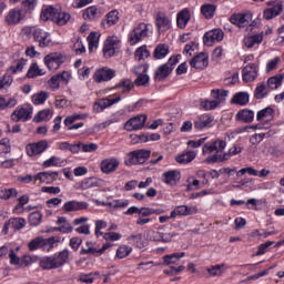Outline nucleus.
Returning a JSON list of instances; mask_svg holds the SVG:
<instances>
[{
	"label": "nucleus",
	"instance_id": "60",
	"mask_svg": "<svg viewBox=\"0 0 284 284\" xmlns=\"http://www.w3.org/2000/svg\"><path fill=\"white\" fill-rule=\"evenodd\" d=\"M59 165H61V158L54 155L43 162L44 168H57Z\"/></svg>",
	"mask_w": 284,
	"mask_h": 284
},
{
	"label": "nucleus",
	"instance_id": "42",
	"mask_svg": "<svg viewBox=\"0 0 284 284\" xmlns=\"http://www.w3.org/2000/svg\"><path fill=\"white\" fill-rule=\"evenodd\" d=\"M185 256V252L180 253H173L171 255H165L163 257L164 265H175V263H179V260L183 258Z\"/></svg>",
	"mask_w": 284,
	"mask_h": 284
},
{
	"label": "nucleus",
	"instance_id": "10",
	"mask_svg": "<svg viewBox=\"0 0 284 284\" xmlns=\"http://www.w3.org/2000/svg\"><path fill=\"white\" fill-rule=\"evenodd\" d=\"M116 74V71L108 68V67H103L101 69H98L94 74H93V79L95 81V83H103V81H112V79H114Z\"/></svg>",
	"mask_w": 284,
	"mask_h": 284
},
{
	"label": "nucleus",
	"instance_id": "14",
	"mask_svg": "<svg viewBox=\"0 0 284 284\" xmlns=\"http://www.w3.org/2000/svg\"><path fill=\"white\" fill-rule=\"evenodd\" d=\"M48 150V141L42 140L36 143H30L26 146V152L28 156H37L43 154Z\"/></svg>",
	"mask_w": 284,
	"mask_h": 284
},
{
	"label": "nucleus",
	"instance_id": "54",
	"mask_svg": "<svg viewBox=\"0 0 284 284\" xmlns=\"http://www.w3.org/2000/svg\"><path fill=\"white\" fill-rule=\"evenodd\" d=\"M129 241H132V243H134V245L139 250H143V247H145V240H143V235L142 234L131 235L129 237Z\"/></svg>",
	"mask_w": 284,
	"mask_h": 284
},
{
	"label": "nucleus",
	"instance_id": "1",
	"mask_svg": "<svg viewBox=\"0 0 284 284\" xmlns=\"http://www.w3.org/2000/svg\"><path fill=\"white\" fill-rule=\"evenodd\" d=\"M227 143L223 140H216L212 143H206L202 148V154H212L206 158L205 163H219L227 161L230 156H236L243 152V148L233 145L227 153H223Z\"/></svg>",
	"mask_w": 284,
	"mask_h": 284
},
{
	"label": "nucleus",
	"instance_id": "52",
	"mask_svg": "<svg viewBox=\"0 0 284 284\" xmlns=\"http://www.w3.org/2000/svg\"><path fill=\"white\" fill-rule=\"evenodd\" d=\"M9 225H11L13 230H23V227H26V219L23 217L10 219Z\"/></svg>",
	"mask_w": 284,
	"mask_h": 284
},
{
	"label": "nucleus",
	"instance_id": "63",
	"mask_svg": "<svg viewBox=\"0 0 284 284\" xmlns=\"http://www.w3.org/2000/svg\"><path fill=\"white\" fill-rule=\"evenodd\" d=\"M9 258H10V264L11 265H17L18 268L20 267L21 257L17 256V253L14 252V250L9 251Z\"/></svg>",
	"mask_w": 284,
	"mask_h": 284
},
{
	"label": "nucleus",
	"instance_id": "38",
	"mask_svg": "<svg viewBox=\"0 0 284 284\" xmlns=\"http://www.w3.org/2000/svg\"><path fill=\"white\" fill-rule=\"evenodd\" d=\"M49 98L50 93L48 91H40L31 97V101L33 105H43Z\"/></svg>",
	"mask_w": 284,
	"mask_h": 284
},
{
	"label": "nucleus",
	"instance_id": "32",
	"mask_svg": "<svg viewBox=\"0 0 284 284\" xmlns=\"http://www.w3.org/2000/svg\"><path fill=\"white\" fill-rule=\"evenodd\" d=\"M231 103L235 105H247L250 103V93L243 91L235 93Z\"/></svg>",
	"mask_w": 284,
	"mask_h": 284
},
{
	"label": "nucleus",
	"instance_id": "49",
	"mask_svg": "<svg viewBox=\"0 0 284 284\" xmlns=\"http://www.w3.org/2000/svg\"><path fill=\"white\" fill-rule=\"evenodd\" d=\"M148 57H150V51L146 45L138 48L134 52L135 61H143V59H148Z\"/></svg>",
	"mask_w": 284,
	"mask_h": 284
},
{
	"label": "nucleus",
	"instance_id": "31",
	"mask_svg": "<svg viewBox=\"0 0 284 284\" xmlns=\"http://www.w3.org/2000/svg\"><path fill=\"white\" fill-rule=\"evenodd\" d=\"M119 23V11L118 10H112L110 11L105 19L102 21L103 28H110L112 26H116Z\"/></svg>",
	"mask_w": 284,
	"mask_h": 284
},
{
	"label": "nucleus",
	"instance_id": "20",
	"mask_svg": "<svg viewBox=\"0 0 284 284\" xmlns=\"http://www.w3.org/2000/svg\"><path fill=\"white\" fill-rule=\"evenodd\" d=\"M214 118L210 114H202L194 120L195 130H205L206 128H212Z\"/></svg>",
	"mask_w": 284,
	"mask_h": 284
},
{
	"label": "nucleus",
	"instance_id": "21",
	"mask_svg": "<svg viewBox=\"0 0 284 284\" xmlns=\"http://www.w3.org/2000/svg\"><path fill=\"white\" fill-rule=\"evenodd\" d=\"M196 206L180 205L171 212L170 219H174L175 216H190L196 214Z\"/></svg>",
	"mask_w": 284,
	"mask_h": 284
},
{
	"label": "nucleus",
	"instance_id": "59",
	"mask_svg": "<svg viewBox=\"0 0 284 284\" xmlns=\"http://www.w3.org/2000/svg\"><path fill=\"white\" fill-rule=\"evenodd\" d=\"M14 105H17V99L10 98L9 100H6V98L0 97V110L6 108H14Z\"/></svg>",
	"mask_w": 284,
	"mask_h": 284
},
{
	"label": "nucleus",
	"instance_id": "50",
	"mask_svg": "<svg viewBox=\"0 0 284 284\" xmlns=\"http://www.w3.org/2000/svg\"><path fill=\"white\" fill-rule=\"evenodd\" d=\"M83 119H88V114L74 113L64 119V125H72L75 121H83Z\"/></svg>",
	"mask_w": 284,
	"mask_h": 284
},
{
	"label": "nucleus",
	"instance_id": "19",
	"mask_svg": "<svg viewBox=\"0 0 284 284\" xmlns=\"http://www.w3.org/2000/svg\"><path fill=\"white\" fill-rule=\"evenodd\" d=\"M230 21L233 26H237V28H247L250 26V21H252V16L250 13H237L233 14L230 18Z\"/></svg>",
	"mask_w": 284,
	"mask_h": 284
},
{
	"label": "nucleus",
	"instance_id": "35",
	"mask_svg": "<svg viewBox=\"0 0 284 284\" xmlns=\"http://www.w3.org/2000/svg\"><path fill=\"white\" fill-rule=\"evenodd\" d=\"M261 43H263V33L247 36L244 38V45L247 48H254V45H261Z\"/></svg>",
	"mask_w": 284,
	"mask_h": 284
},
{
	"label": "nucleus",
	"instance_id": "43",
	"mask_svg": "<svg viewBox=\"0 0 284 284\" xmlns=\"http://www.w3.org/2000/svg\"><path fill=\"white\" fill-rule=\"evenodd\" d=\"M19 191L16 187L0 190V199L9 201V199H17Z\"/></svg>",
	"mask_w": 284,
	"mask_h": 284
},
{
	"label": "nucleus",
	"instance_id": "7",
	"mask_svg": "<svg viewBox=\"0 0 284 284\" xmlns=\"http://www.w3.org/2000/svg\"><path fill=\"white\" fill-rule=\"evenodd\" d=\"M26 10L21 7H16L13 9H10L9 12L7 13L4 21L7 26H19L23 19H26Z\"/></svg>",
	"mask_w": 284,
	"mask_h": 284
},
{
	"label": "nucleus",
	"instance_id": "9",
	"mask_svg": "<svg viewBox=\"0 0 284 284\" xmlns=\"http://www.w3.org/2000/svg\"><path fill=\"white\" fill-rule=\"evenodd\" d=\"M155 26L158 32H168V30L172 29V19L163 12H158L155 14Z\"/></svg>",
	"mask_w": 284,
	"mask_h": 284
},
{
	"label": "nucleus",
	"instance_id": "56",
	"mask_svg": "<svg viewBox=\"0 0 284 284\" xmlns=\"http://www.w3.org/2000/svg\"><path fill=\"white\" fill-rule=\"evenodd\" d=\"M270 136V133H255L250 138V143L252 145H258L264 139H267Z\"/></svg>",
	"mask_w": 284,
	"mask_h": 284
},
{
	"label": "nucleus",
	"instance_id": "41",
	"mask_svg": "<svg viewBox=\"0 0 284 284\" xmlns=\"http://www.w3.org/2000/svg\"><path fill=\"white\" fill-rule=\"evenodd\" d=\"M43 74H45L43 69L39 68L38 63H32L27 72V78L34 79L37 77H43Z\"/></svg>",
	"mask_w": 284,
	"mask_h": 284
},
{
	"label": "nucleus",
	"instance_id": "27",
	"mask_svg": "<svg viewBox=\"0 0 284 284\" xmlns=\"http://www.w3.org/2000/svg\"><path fill=\"white\" fill-rule=\"evenodd\" d=\"M235 121L240 123H252L254 121V111L250 109L240 110L235 115Z\"/></svg>",
	"mask_w": 284,
	"mask_h": 284
},
{
	"label": "nucleus",
	"instance_id": "16",
	"mask_svg": "<svg viewBox=\"0 0 284 284\" xmlns=\"http://www.w3.org/2000/svg\"><path fill=\"white\" fill-rule=\"evenodd\" d=\"M191 68H194L195 70H205L207 65H210V57H207V53L202 52L197 55H195L190 61Z\"/></svg>",
	"mask_w": 284,
	"mask_h": 284
},
{
	"label": "nucleus",
	"instance_id": "58",
	"mask_svg": "<svg viewBox=\"0 0 284 284\" xmlns=\"http://www.w3.org/2000/svg\"><path fill=\"white\" fill-rule=\"evenodd\" d=\"M223 267H225V264L213 265L206 268V271L209 272L210 276H221L223 274Z\"/></svg>",
	"mask_w": 284,
	"mask_h": 284
},
{
	"label": "nucleus",
	"instance_id": "26",
	"mask_svg": "<svg viewBox=\"0 0 284 284\" xmlns=\"http://www.w3.org/2000/svg\"><path fill=\"white\" fill-rule=\"evenodd\" d=\"M102 14L101 9H99L97 6H91L83 11V19L97 21V19H101Z\"/></svg>",
	"mask_w": 284,
	"mask_h": 284
},
{
	"label": "nucleus",
	"instance_id": "22",
	"mask_svg": "<svg viewBox=\"0 0 284 284\" xmlns=\"http://www.w3.org/2000/svg\"><path fill=\"white\" fill-rule=\"evenodd\" d=\"M119 101H121V95H118L114 99H101L100 101L93 104V110L94 112H103L105 108H111V105H114V103H119Z\"/></svg>",
	"mask_w": 284,
	"mask_h": 284
},
{
	"label": "nucleus",
	"instance_id": "45",
	"mask_svg": "<svg viewBox=\"0 0 284 284\" xmlns=\"http://www.w3.org/2000/svg\"><path fill=\"white\" fill-rule=\"evenodd\" d=\"M284 73L280 75H274L267 80L268 88L271 90H278L281 85L283 84Z\"/></svg>",
	"mask_w": 284,
	"mask_h": 284
},
{
	"label": "nucleus",
	"instance_id": "57",
	"mask_svg": "<svg viewBox=\"0 0 284 284\" xmlns=\"http://www.w3.org/2000/svg\"><path fill=\"white\" fill-rule=\"evenodd\" d=\"M116 88H120L122 92H130L134 88V83H132V80L125 79L118 83Z\"/></svg>",
	"mask_w": 284,
	"mask_h": 284
},
{
	"label": "nucleus",
	"instance_id": "25",
	"mask_svg": "<svg viewBox=\"0 0 284 284\" xmlns=\"http://www.w3.org/2000/svg\"><path fill=\"white\" fill-rule=\"evenodd\" d=\"M58 227H53V232H61L62 234H70L73 230L72 224L68 222L67 217H58L57 220Z\"/></svg>",
	"mask_w": 284,
	"mask_h": 284
},
{
	"label": "nucleus",
	"instance_id": "6",
	"mask_svg": "<svg viewBox=\"0 0 284 284\" xmlns=\"http://www.w3.org/2000/svg\"><path fill=\"white\" fill-rule=\"evenodd\" d=\"M31 34L40 48H48L52 43V36L45 29L33 28Z\"/></svg>",
	"mask_w": 284,
	"mask_h": 284
},
{
	"label": "nucleus",
	"instance_id": "47",
	"mask_svg": "<svg viewBox=\"0 0 284 284\" xmlns=\"http://www.w3.org/2000/svg\"><path fill=\"white\" fill-rule=\"evenodd\" d=\"M41 221H43V214L39 211L32 212L29 215V224L33 227H38V225H41Z\"/></svg>",
	"mask_w": 284,
	"mask_h": 284
},
{
	"label": "nucleus",
	"instance_id": "30",
	"mask_svg": "<svg viewBox=\"0 0 284 284\" xmlns=\"http://www.w3.org/2000/svg\"><path fill=\"white\" fill-rule=\"evenodd\" d=\"M181 180V172L168 171L163 174V181L166 185H176V182Z\"/></svg>",
	"mask_w": 284,
	"mask_h": 284
},
{
	"label": "nucleus",
	"instance_id": "34",
	"mask_svg": "<svg viewBox=\"0 0 284 284\" xmlns=\"http://www.w3.org/2000/svg\"><path fill=\"white\" fill-rule=\"evenodd\" d=\"M172 74V67H169L166 63L160 65L155 72V80L163 81V79H168Z\"/></svg>",
	"mask_w": 284,
	"mask_h": 284
},
{
	"label": "nucleus",
	"instance_id": "24",
	"mask_svg": "<svg viewBox=\"0 0 284 284\" xmlns=\"http://www.w3.org/2000/svg\"><path fill=\"white\" fill-rule=\"evenodd\" d=\"M190 19L192 16L190 14V9L185 8L181 10L176 16V24L181 30H185L187 28V23H190Z\"/></svg>",
	"mask_w": 284,
	"mask_h": 284
},
{
	"label": "nucleus",
	"instance_id": "37",
	"mask_svg": "<svg viewBox=\"0 0 284 284\" xmlns=\"http://www.w3.org/2000/svg\"><path fill=\"white\" fill-rule=\"evenodd\" d=\"M53 114H54V111H52L50 109H44L34 115L33 121L36 123H41L43 121H50V119H52Z\"/></svg>",
	"mask_w": 284,
	"mask_h": 284
},
{
	"label": "nucleus",
	"instance_id": "40",
	"mask_svg": "<svg viewBox=\"0 0 284 284\" xmlns=\"http://www.w3.org/2000/svg\"><path fill=\"white\" fill-rule=\"evenodd\" d=\"M196 159V152L195 151H189L186 153H182L181 155L175 158V161L178 163H181L182 165H186V163H192Z\"/></svg>",
	"mask_w": 284,
	"mask_h": 284
},
{
	"label": "nucleus",
	"instance_id": "62",
	"mask_svg": "<svg viewBox=\"0 0 284 284\" xmlns=\"http://www.w3.org/2000/svg\"><path fill=\"white\" fill-rule=\"evenodd\" d=\"M105 227H108V222L103 220L95 221V236H103V232L101 231L105 230Z\"/></svg>",
	"mask_w": 284,
	"mask_h": 284
},
{
	"label": "nucleus",
	"instance_id": "46",
	"mask_svg": "<svg viewBox=\"0 0 284 284\" xmlns=\"http://www.w3.org/2000/svg\"><path fill=\"white\" fill-rule=\"evenodd\" d=\"M54 258L58 267H63V265L70 261V252L68 250H63L54 256Z\"/></svg>",
	"mask_w": 284,
	"mask_h": 284
},
{
	"label": "nucleus",
	"instance_id": "39",
	"mask_svg": "<svg viewBox=\"0 0 284 284\" xmlns=\"http://www.w3.org/2000/svg\"><path fill=\"white\" fill-rule=\"evenodd\" d=\"M70 19H71V16L69 12L59 10L58 14L53 17V23H55V26H65L68 21H70Z\"/></svg>",
	"mask_w": 284,
	"mask_h": 284
},
{
	"label": "nucleus",
	"instance_id": "29",
	"mask_svg": "<svg viewBox=\"0 0 284 284\" xmlns=\"http://www.w3.org/2000/svg\"><path fill=\"white\" fill-rule=\"evenodd\" d=\"M281 12H283V4L276 3L273 7L265 9L263 12V17L264 19H266V21H270L274 19V17H278Z\"/></svg>",
	"mask_w": 284,
	"mask_h": 284
},
{
	"label": "nucleus",
	"instance_id": "11",
	"mask_svg": "<svg viewBox=\"0 0 284 284\" xmlns=\"http://www.w3.org/2000/svg\"><path fill=\"white\" fill-rule=\"evenodd\" d=\"M225 33L221 29H213L204 34V45L212 47L214 43L221 42Z\"/></svg>",
	"mask_w": 284,
	"mask_h": 284
},
{
	"label": "nucleus",
	"instance_id": "64",
	"mask_svg": "<svg viewBox=\"0 0 284 284\" xmlns=\"http://www.w3.org/2000/svg\"><path fill=\"white\" fill-rule=\"evenodd\" d=\"M28 247H29L30 252L41 250V236L36 237L31 242H29Z\"/></svg>",
	"mask_w": 284,
	"mask_h": 284
},
{
	"label": "nucleus",
	"instance_id": "8",
	"mask_svg": "<svg viewBox=\"0 0 284 284\" xmlns=\"http://www.w3.org/2000/svg\"><path fill=\"white\" fill-rule=\"evenodd\" d=\"M119 43H121V40H119L116 36L109 37L104 41V47L102 51L105 59H112V55L116 52V48H119Z\"/></svg>",
	"mask_w": 284,
	"mask_h": 284
},
{
	"label": "nucleus",
	"instance_id": "36",
	"mask_svg": "<svg viewBox=\"0 0 284 284\" xmlns=\"http://www.w3.org/2000/svg\"><path fill=\"white\" fill-rule=\"evenodd\" d=\"M272 119H274V109L272 106L262 109L256 114V121H272Z\"/></svg>",
	"mask_w": 284,
	"mask_h": 284
},
{
	"label": "nucleus",
	"instance_id": "51",
	"mask_svg": "<svg viewBox=\"0 0 284 284\" xmlns=\"http://www.w3.org/2000/svg\"><path fill=\"white\" fill-rule=\"evenodd\" d=\"M201 12L206 19H212L214 17V12H216V6L204 4L201 7Z\"/></svg>",
	"mask_w": 284,
	"mask_h": 284
},
{
	"label": "nucleus",
	"instance_id": "28",
	"mask_svg": "<svg viewBox=\"0 0 284 284\" xmlns=\"http://www.w3.org/2000/svg\"><path fill=\"white\" fill-rule=\"evenodd\" d=\"M59 12V8L54 6H45L41 11L42 21H54V17H57Z\"/></svg>",
	"mask_w": 284,
	"mask_h": 284
},
{
	"label": "nucleus",
	"instance_id": "13",
	"mask_svg": "<svg viewBox=\"0 0 284 284\" xmlns=\"http://www.w3.org/2000/svg\"><path fill=\"white\" fill-rule=\"evenodd\" d=\"M146 119V115H136L134 118H131L129 121L125 122L124 129L128 130V132H133V130H143V128H145Z\"/></svg>",
	"mask_w": 284,
	"mask_h": 284
},
{
	"label": "nucleus",
	"instance_id": "15",
	"mask_svg": "<svg viewBox=\"0 0 284 284\" xmlns=\"http://www.w3.org/2000/svg\"><path fill=\"white\" fill-rule=\"evenodd\" d=\"M90 204L83 201L71 200L63 204L62 210L63 212H82V210H88Z\"/></svg>",
	"mask_w": 284,
	"mask_h": 284
},
{
	"label": "nucleus",
	"instance_id": "5",
	"mask_svg": "<svg viewBox=\"0 0 284 284\" xmlns=\"http://www.w3.org/2000/svg\"><path fill=\"white\" fill-rule=\"evenodd\" d=\"M152 151L150 150H135L129 153V158L125 161V165H143L148 159H150Z\"/></svg>",
	"mask_w": 284,
	"mask_h": 284
},
{
	"label": "nucleus",
	"instance_id": "33",
	"mask_svg": "<svg viewBox=\"0 0 284 284\" xmlns=\"http://www.w3.org/2000/svg\"><path fill=\"white\" fill-rule=\"evenodd\" d=\"M39 265L42 270H58L59 267L54 256L42 257L39 262Z\"/></svg>",
	"mask_w": 284,
	"mask_h": 284
},
{
	"label": "nucleus",
	"instance_id": "44",
	"mask_svg": "<svg viewBox=\"0 0 284 284\" xmlns=\"http://www.w3.org/2000/svg\"><path fill=\"white\" fill-rule=\"evenodd\" d=\"M169 52L170 48H168V44H158L154 49L153 57L154 59H165Z\"/></svg>",
	"mask_w": 284,
	"mask_h": 284
},
{
	"label": "nucleus",
	"instance_id": "3",
	"mask_svg": "<svg viewBox=\"0 0 284 284\" xmlns=\"http://www.w3.org/2000/svg\"><path fill=\"white\" fill-rule=\"evenodd\" d=\"M227 94H230V91L227 90L213 89L211 91V97L215 100H205L201 102V108H203V110H214L227 99Z\"/></svg>",
	"mask_w": 284,
	"mask_h": 284
},
{
	"label": "nucleus",
	"instance_id": "4",
	"mask_svg": "<svg viewBox=\"0 0 284 284\" xmlns=\"http://www.w3.org/2000/svg\"><path fill=\"white\" fill-rule=\"evenodd\" d=\"M44 65H47L48 70L54 72L65 63V57L60 52H52L44 57L43 59Z\"/></svg>",
	"mask_w": 284,
	"mask_h": 284
},
{
	"label": "nucleus",
	"instance_id": "2",
	"mask_svg": "<svg viewBox=\"0 0 284 284\" xmlns=\"http://www.w3.org/2000/svg\"><path fill=\"white\" fill-rule=\"evenodd\" d=\"M152 24L140 22L138 23L133 30L129 33V43L130 45H136V43H141L143 39H148L152 34Z\"/></svg>",
	"mask_w": 284,
	"mask_h": 284
},
{
	"label": "nucleus",
	"instance_id": "48",
	"mask_svg": "<svg viewBox=\"0 0 284 284\" xmlns=\"http://www.w3.org/2000/svg\"><path fill=\"white\" fill-rule=\"evenodd\" d=\"M99 37H101V34H99V32H91L88 36V43H89V51L92 52V50H94V48H99Z\"/></svg>",
	"mask_w": 284,
	"mask_h": 284
},
{
	"label": "nucleus",
	"instance_id": "23",
	"mask_svg": "<svg viewBox=\"0 0 284 284\" xmlns=\"http://www.w3.org/2000/svg\"><path fill=\"white\" fill-rule=\"evenodd\" d=\"M59 179V172L57 171H47V172H40L34 175V181H41V183H54Z\"/></svg>",
	"mask_w": 284,
	"mask_h": 284
},
{
	"label": "nucleus",
	"instance_id": "55",
	"mask_svg": "<svg viewBox=\"0 0 284 284\" xmlns=\"http://www.w3.org/2000/svg\"><path fill=\"white\" fill-rule=\"evenodd\" d=\"M131 253H132V247L128 245H122L116 250L118 258H126V256H130Z\"/></svg>",
	"mask_w": 284,
	"mask_h": 284
},
{
	"label": "nucleus",
	"instance_id": "61",
	"mask_svg": "<svg viewBox=\"0 0 284 284\" xmlns=\"http://www.w3.org/2000/svg\"><path fill=\"white\" fill-rule=\"evenodd\" d=\"M37 0H22V7L24 8V12L26 14H28V12H32V10H34V8H37Z\"/></svg>",
	"mask_w": 284,
	"mask_h": 284
},
{
	"label": "nucleus",
	"instance_id": "12",
	"mask_svg": "<svg viewBox=\"0 0 284 284\" xmlns=\"http://www.w3.org/2000/svg\"><path fill=\"white\" fill-rule=\"evenodd\" d=\"M30 119H32L31 106H20L11 113V121H14L16 123L19 121H28Z\"/></svg>",
	"mask_w": 284,
	"mask_h": 284
},
{
	"label": "nucleus",
	"instance_id": "18",
	"mask_svg": "<svg viewBox=\"0 0 284 284\" xmlns=\"http://www.w3.org/2000/svg\"><path fill=\"white\" fill-rule=\"evenodd\" d=\"M243 81L250 83V81H254L256 77H258V65L255 63H250L242 70Z\"/></svg>",
	"mask_w": 284,
	"mask_h": 284
},
{
	"label": "nucleus",
	"instance_id": "17",
	"mask_svg": "<svg viewBox=\"0 0 284 284\" xmlns=\"http://www.w3.org/2000/svg\"><path fill=\"white\" fill-rule=\"evenodd\" d=\"M121 162L116 158H108L100 163V170L103 174H112V172H116Z\"/></svg>",
	"mask_w": 284,
	"mask_h": 284
},
{
	"label": "nucleus",
	"instance_id": "53",
	"mask_svg": "<svg viewBox=\"0 0 284 284\" xmlns=\"http://www.w3.org/2000/svg\"><path fill=\"white\" fill-rule=\"evenodd\" d=\"M254 97L256 99H265V97H267V85H265L264 82L255 88Z\"/></svg>",
	"mask_w": 284,
	"mask_h": 284
}]
</instances>
